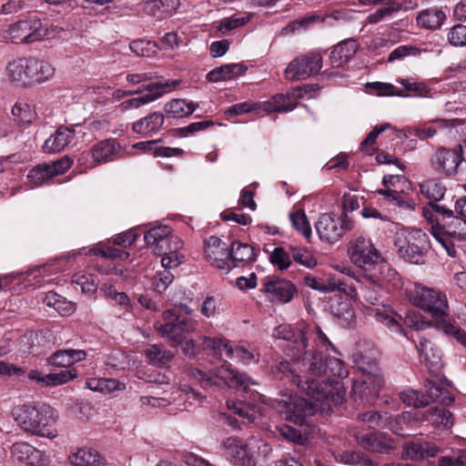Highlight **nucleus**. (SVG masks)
I'll list each match as a JSON object with an SVG mask.
<instances>
[{"mask_svg":"<svg viewBox=\"0 0 466 466\" xmlns=\"http://www.w3.org/2000/svg\"><path fill=\"white\" fill-rule=\"evenodd\" d=\"M198 106L195 102H187L186 99L177 98L167 103L165 111L174 117H185L191 115Z\"/></svg>","mask_w":466,"mask_h":466,"instance_id":"44","label":"nucleus"},{"mask_svg":"<svg viewBox=\"0 0 466 466\" xmlns=\"http://www.w3.org/2000/svg\"><path fill=\"white\" fill-rule=\"evenodd\" d=\"M325 378L330 379V376L344 378L349 374L345 363L337 358L329 357L325 359Z\"/></svg>","mask_w":466,"mask_h":466,"instance_id":"51","label":"nucleus"},{"mask_svg":"<svg viewBox=\"0 0 466 466\" xmlns=\"http://www.w3.org/2000/svg\"><path fill=\"white\" fill-rule=\"evenodd\" d=\"M249 15L235 14L231 16L221 19L218 29L225 35L235 28L244 25L249 21Z\"/></svg>","mask_w":466,"mask_h":466,"instance_id":"53","label":"nucleus"},{"mask_svg":"<svg viewBox=\"0 0 466 466\" xmlns=\"http://www.w3.org/2000/svg\"><path fill=\"white\" fill-rule=\"evenodd\" d=\"M224 446L228 455L234 461V463L240 466H256L255 457L250 453L248 446L242 440L234 437L228 438L224 442Z\"/></svg>","mask_w":466,"mask_h":466,"instance_id":"24","label":"nucleus"},{"mask_svg":"<svg viewBox=\"0 0 466 466\" xmlns=\"http://www.w3.org/2000/svg\"><path fill=\"white\" fill-rule=\"evenodd\" d=\"M121 146L114 138H107L93 146L91 156L96 164L110 162L116 159L120 153Z\"/></svg>","mask_w":466,"mask_h":466,"instance_id":"27","label":"nucleus"},{"mask_svg":"<svg viewBox=\"0 0 466 466\" xmlns=\"http://www.w3.org/2000/svg\"><path fill=\"white\" fill-rule=\"evenodd\" d=\"M69 461L74 466H105L104 458L89 448L78 449L69 456Z\"/></svg>","mask_w":466,"mask_h":466,"instance_id":"39","label":"nucleus"},{"mask_svg":"<svg viewBox=\"0 0 466 466\" xmlns=\"http://www.w3.org/2000/svg\"><path fill=\"white\" fill-rule=\"evenodd\" d=\"M86 357V353L82 350H59L48 358V362L53 366L68 368Z\"/></svg>","mask_w":466,"mask_h":466,"instance_id":"38","label":"nucleus"},{"mask_svg":"<svg viewBox=\"0 0 466 466\" xmlns=\"http://www.w3.org/2000/svg\"><path fill=\"white\" fill-rule=\"evenodd\" d=\"M164 124V116L159 112H154L135 122L132 130L143 137H150L155 134Z\"/></svg>","mask_w":466,"mask_h":466,"instance_id":"36","label":"nucleus"},{"mask_svg":"<svg viewBox=\"0 0 466 466\" xmlns=\"http://www.w3.org/2000/svg\"><path fill=\"white\" fill-rule=\"evenodd\" d=\"M383 384L382 375L362 376L360 380H352L351 394L364 404H370L378 398Z\"/></svg>","mask_w":466,"mask_h":466,"instance_id":"14","label":"nucleus"},{"mask_svg":"<svg viewBox=\"0 0 466 466\" xmlns=\"http://www.w3.org/2000/svg\"><path fill=\"white\" fill-rule=\"evenodd\" d=\"M373 316L378 322L388 328L390 332L403 337H407V334L402 327V321L408 326L414 327L416 329H420L422 325L418 320L414 321L413 317L407 316L403 319L400 314L386 308L375 309Z\"/></svg>","mask_w":466,"mask_h":466,"instance_id":"17","label":"nucleus"},{"mask_svg":"<svg viewBox=\"0 0 466 466\" xmlns=\"http://www.w3.org/2000/svg\"><path fill=\"white\" fill-rule=\"evenodd\" d=\"M174 276L170 270L163 269L157 271L152 278V286L157 293L165 291L173 282Z\"/></svg>","mask_w":466,"mask_h":466,"instance_id":"61","label":"nucleus"},{"mask_svg":"<svg viewBox=\"0 0 466 466\" xmlns=\"http://www.w3.org/2000/svg\"><path fill=\"white\" fill-rule=\"evenodd\" d=\"M430 206L432 210L436 212L438 215L442 216L441 221L446 224V219H451L449 228L450 234H458L466 236V220L463 218H460L457 216H454L453 210L448 208L444 206L438 204V202H430Z\"/></svg>","mask_w":466,"mask_h":466,"instance_id":"34","label":"nucleus"},{"mask_svg":"<svg viewBox=\"0 0 466 466\" xmlns=\"http://www.w3.org/2000/svg\"><path fill=\"white\" fill-rule=\"evenodd\" d=\"M72 282L78 286L83 293L87 295L94 294L97 289L96 278L90 274H75Z\"/></svg>","mask_w":466,"mask_h":466,"instance_id":"55","label":"nucleus"},{"mask_svg":"<svg viewBox=\"0 0 466 466\" xmlns=\"http://www.w3.org/2000/svg\"><path fill=\"white\" fill-rule=\"evenodd\" d=\"M339 218L331 214L324 213L319 216L315 228L319 238L328 243H335L342 237V229L339 228Z\"/></svg>","mask_w":466,"mask_h":466,"instance_id":"22","label":"nucleus"},{"mask_svg":"<svg viewBox=\"0 0 466 466\" xmlns=\"http://www.w3.org/2000/svg\"><path fill=\"white\" fill-rule=\"evenodd\" d=\"M416 349L420 357V361L424 362L429 369L438 370L441 366V353L436 345L425 337H420L415 342Z\"/></svg>","mask_w":466,"mask_h":466,"instance_id":"26","label":"nucleus"},{"mask_svg":"<svg viewBox=\"0 0 466 466\" xmlns=\"http://www.w3.org/2000/svg\"><path fill=\"white\" fill-rule=\"evenodd\" d=\"M410 299L415 306L430 312L439 322L447 316V297L440 290L418 285L410 293Z\"/></svg>","mask_w":466,"mask_h":466,"instance_id":"8","label":"nucleus"},{"mask_svg":"<svg viewBox=\"0 0 466 466\" xmlns=\"http://www.w3.org/2000/svg\"><path fill=\"white\" fill-rule=\"evenodd\" d=\"M358 445L365 451L388 454L396 449V441L387 433L378 431L355 434Z\"/></svg>","mask_w":466,"mask_h":466,"instance_id":"12","label":"nucleus"},{"mask_svg":"<svg viewBox=\"0 0 466 466\" xmlns=\"http://www.w3.org/2000/svg\"><path fill=\"white\" fill-rule=\"evenodd\" d=\"M400 400L407 405L420 408L429 405V400L423 394L414 390H405L400 393Z\"/></svg>","mask_w":466,"mask_h":466,"instance_id":"59","label":"nucleus"},{"mask_svg":"<svg viewBox=\"0 0 466 466\" xmlns=\"http://www.w3.org/2000/svg\"><path fill=\"white\" fill-rule=\"evenodd\" d=\"M292 226L307 239L311 237V228L303 209H298L289 215Z\"/></svg>","mask_w":466,"mask_h":466,"instance_id":"54","label":"nucleus"},{"mask_svg":"<svg viewBox=\"0 0 466 466\" xmlns=\"http://www.w3.org/2000/svg\"><path fill=\"white\" fill-rule=\"evenodd\" d=\"M27 178L33 187H40L47 183L53 177L46 163H45L32 168L27 175Z\"/></svg>","mask_w":466,"mask_h":466,"instance_id":"50","label":"nucleus"},{"mask_svg":"<svg viewBox=\"0 0 466 466\" xmlns=\"http://www.w3.org/2000/svg\"><path fill=\"white\" fill-rule=\"evenodd\" d=\"M360 294L367 302L377 305L381 302L383 289L380 284L370 281L360 287Z\"/></svg>","mask_w":466,"mask_h":466,"instance_id":"52","label":"nucleus"},{"mask_svg":"<svg viewBox=\"0 0 466 466\" xmlns=\"http://www.w3.org/2000/svg\"><path fill=\"white\" fill-rule=\"evenodd\" d=\"M378 194L384 196L389 201L409 209L414 208V203L411 199L393 189H379Z\"/></svg>","mask_w":466,"mask_h":466,"instance_id":"56","label":"nucleus"},{"mask_svg":"<svg viewBox=\"0 0 466 466\" xmlns=\"http://www.w3.org/2000/svg\"><path fill=\"white\" fill-rule=\"evenodd\" d=\"M194 376L204 388L217 387L220 390L232 388L247 393L250 390V385H258L246 373L233 370L231 364L227 361L208 372L196 370Z\"/></svg>","mask_w":466,"mask_h":466,"instance_id":"3","label":"nucleus"},{"mask_svg":"<svg viewBox=\"0 0 466 466\" xmlns=\"http://www.w3.org/2000/svg\"><path fill=\"white\" fill-rule=\"evenodd\" d=\"M262 286L261 291L270 295L272 301L288 303L297 292L296 287L290 281L276 277H266L262 279Z\"/></svg>","mask_w":466,"mask_h":466,"instance_id":"18","label":"nucleus"},{"mask_svg":"<svg viewBox=\"0 0 466 466\" xmlns=\"http://www.w3.org/2000/svg\"><path fill=\"white\" fill-rule=\"evenodd\" d=\"M400 257L413 264H421L431 244L429 236L421 229L409 231L403 239L398 237L396 242Z\"/></svg>","mask_w":466,"mask_h":466,"instance_id":"9","label":"nucleus"},{"mask_svg":"<svg viewBox=\"0 0 466 466\" xmlns=\"http://www.w3.org/2000/svg\"><path fill=\"white\" fill-rule=\"evenodd\" d=\"M321 67V56L310 53L293 59L285 70V77L289 81L304 80L318 74Z\"/></svg>","mask_w":466,"mask_h":466,"instance_id":"11","label":"nucleus"},{"mask_svg":"<svg viewBox=\"0 0 466 466\" xmlns=\"http://www.w3.org/2000/svg\"><path fill=\"white\" fill-rule=\"evenodd\" d=\"M6 74L10 81L19 86H28L50 79L55 68L46 61L35 57H20L8 63Z\"/></svg>","mask_w":466,"mask_h":466,"instance_id":"4","label":"nucleus"},{"mask_svg":"<svg viewBox=\"0 0 466 466\" xmlns=\"http://www.w3.org/2000/svg\"><path fill=\"white\" fill-rule=\"evenodd\" d=\"M358 50V44L353 39L345 40L337 45L329 55L332 67H340L353 58Z\"/></svg>","mask_w":466,"mask_h":466,"instance_id":"30","label":"nucleus"},{"mask_svg":"<svg viewBox=\"0 0 466 466\" xmlns=\"http://www.w3.org/2000/svg\"><path fill=\"white\" fill-rule=\"evenodd\" d=\"M272 405L285 420L299 425L307 423V418L314 413L312 403L289 390H280Z\"/></svg>","mask_w":466,"mask_h":466,"instance_id":"6","label":"nucleus"},{"mask_svg":"<svg viewBox=\"0 0 466 466\" xmlns=\"http://www.w3.org/2000/svg\"><path fill=\"white\" fill-rule=\"evenodd\" d=\"M270 262L279 270L287 269L291 265L290 255L280 247L275 248L269 255Z\"/></svg>","mask_w":466,"mask_h":466,"instance_id":"60","label":"nucleus"},{"mask_svg":"<svg viewBox=\"0 0 466 466\" xmlns=\"http://www.w3.org/2000/svg\"><path fill=\"white\" fill-rule=\"evenodd\" d=\"M461 163V155L458 149H450L444 147H439L430 158L431 168L438 174L446 177L457 173Z\"/></svg>","mask_w":466,"mask_h":466,"instance_id":"13","label":"nucleus"},{"mask_svg":"<svg viewBox=\"0 0 466 466\" xmlns=\"http://www.w3.org/2000/svg\"><path fill=\"white\" fill-rule=\"evenodd\" d=\"M303 350L298 362L300 374L294 376V383L323 410L341 404L344 400L341 383L325 378L326 358L318 350Z\"/></svg>","mask_w":466,"mask_h":466,"instance_id":"1","label":"nucleus"},{"mask_svg":"<svg viewBox=\"0 0 466 466\" xmlns=\"http://www.w3.org/2000/svg\"><path fill=\"white\" fill-rule=\"evenodd\" d=\"M447 40L452 46H466V25L461 24L453 25L447 34Z\"/></svg>","mask_w":466,"mask_h":466,"instance_id":"58","label":"nucleus"},{"mask_svg":"<svg viewBox=\"0 0 466 466\" xmlns=\"http://www.w3.org/2000/svg\"><path fill=\"white\" fill-rule=\"evenodd\" d=\"M76 377L75 370H63L59 372L50 373L47 378V386H56L69 381Z\"/></svg>","mask_w":466,"mask_h":466,"instance_id":"63","label":"nucleus"},{"mask_svg":"<svg viewBox=\"0 0 466 466\" xmlns=\"http://www.w3.org/2000/svg\"><path fill=\"white\" fill-rule=\"evenodd\" d=\"M179 84L180 80H165L150 83L145 87L147 91L146 95L127 99L120 104V107L124 111L130 108H138L145 104L155 101L162 96L167 92V89L175 88Z\"/></svg>","mask_w":466,"mask_h":466,"instance_id":"15","label":"nucleus"},{"mask_svg":"<svg viewBox=\"0 0 466 466\" xmlns=\"http://www.w3.org/2000/svg\"><path fill=\"white\" fill-rule=\"evenodd\" d=\"M145 356L150 364L164 368L174 359L175 355L172 351L164 350L159 345L154 344L145 350Z\"/></svg>","mask_w":466,"mask_h":466,"instance_id":"43","label":"nucleus"},{"mask_svg":"<svg viewBox=\"0 0 466 466\" xmlns=\"http://www.w3.org/2000/svg\"><path fill=\"white\" fill-rule=\"evenodd\" d=\"M162 139L141 141L133 145V147L145 153L152 154L154 157H180L184 154L183 149L177 147H164Z\"/></svg>","mask_w":466,"mask_h":466,"instance_id":"31","label":"nucleus"},{"mask_svg":"<svg viewBox=\"0 0 466 466\" xmlns=\"http://www.w3.org/2000/svg\"><path fill=\"white\" fill-rule=\"evenodd\" d=\"M330 313L338 320L339 325L350 328L355 319V312L351 304L340 299H332L329 304Z\"/></svg>","mask_w":466,"mask_h":466,"instance_id":"35","label":"nucleus"},{"mask_svg":"<svg viewBox=\"0 0 466 466\" xmlns=\"http://www.w3.org/2000/svg\"><path fill=\"white\" fill-rule=\"evenodd\" d=\"M12 416L17 425L25 432L51 440L58 435L57 431L53 427L58 414L47 404L17 405L12 410Z\"/></svg>","mask_w":466,"mask_h":466,"instance_id":"2","label":"nucleus"},{"mask_svg":"<svg viewBox=\"0 0 466 466\" xmlns=\"http://www.w3.org/2000/svg\"><path fill=\"white\" fill-rule=\"evenodd\" d=\"M289 95L278 94L268 101L264 108L268 112H289L296 107Z\"/></svg>","mask_w":466,"mask_h":466,"instance_id":"48","label":"nucleus"},{"mask_svg":"<svg viewBox=\"0 0 466 466\" xmlns=\"http://www.w3.org/2000/svg\"><path fill=\"white\" fill-rule=\"evenodd\" d=\"M420 192L430 202H438L443 198L446 187L437 178H430L420 185Z\"/></svg>","mask_w":466,"mask_h":466,"instance_id":"45","label":"nucleus"},{"mask_svg":"<svg viewBox=\"0 0 466 466\" xmlns=\"http://www.w3.org/2000/svg\"><path fill=\"white\" fill-rule=\"evenodd\" d=\"M421 410L405 411L394 418L389 417L387 425L390 430L399 436H410L415 434L419 424L422 421Z\"/></svg>","mask_w":466,"mask_h":466,"instance_id":"19","label":"nucleus"},{"mask_svg":"<svg viewBox=\"0 0 466 466\" xmlns=\"http://www.w3.org/2000/svg\"><path fill=\"white\" fill-rule=\"evenodd\" d=\"M292 258L307 268H313L316 266V259L312 257L310 252L306 248H291Z\"/></svg>","mask_w":466,"mask_h":466,"instance_id":"62","label":"nucleus"},{"mask_svg":"<svg viewBox=\"0 0 466 466\" xmlns=\"http://www.w3.org/2000/svg\"><path fill=\"white\" fill-rule=\"evenodd\" d=\"M178 238L172 234L171 228L167 226H158L150 228L145 233L144 238L147 246L154 247L155 253L162 256L172 250L173 247H167L172 243L171 239Z\"/></svg>","mask_w":466,"mask_h":466,"instance_id":"20","label":"nucleus"},{"mask_svg":"<svg viewBox=\"0 0 466 466\" xmlns=\"http://www.w3.org/2000/svg\"><path fill=\"white\" fill-rule=\"evenodd\" d=\"M446 15L439 8L422 10L417 16L418 25L428 29H437L444 22Z\"/></svg>","mask_w":466,"mask_h":466,"instance_id":"41","label":"nucleus"},{"mask_svg":"<svg viewBox=\"0 0 466 466\" xmlns=\"http://www.w3.org/2000/svg\"><path fill=\"white\" fill-rule=\"evenodd\" d=\"M174 244L172 250L162 255L161 265L164 269L170 270L178 267L182 263L183 255L179 253V249L183 246V242L179 238H174L171 239Z\"/></svg>","mask_w":466,"mask_h":466,"instance_id":"47","label":"nucleus"},{"mask_svg":"<svg viewBox=\"0 0 466 466\" xmlns=\"http://www.w3.org/2000/svg\"><path fill=\"white\" fill-rule=\"evenodd\" d=\"M12 458L31 466L41 464L46 461V455L25 441L15 442L11 448Z\"/></svg>","mask_w":466,"mask_h":466,"instance_id":"25","label":"nucleus"},{"mask_svg":"<svg viewBox=\"0 0 466 466\" xmlns=\"http://www.w3.org/2000/svg\"><path fill=\"white\" fill-rule=\"evenodd\" d=\"M75 136V129L67 127H59L56 132L51 135L43 146L44 151L47 153H57L65 149L69 145Z\"/></svg>","mask_w":466,"mask_h":466,"instance_id":"28","label":"nucleus"},{"mask_svg":"<svg viewBox=\"0 0 466 466\" xmlns=\"http://www.w3.org/2000/svg\"><path fill=\"white\" fill-rule=\"evenodd\" d=\"M178 6V0H149L145 5V11L149 15L162 17L164 14H171Z\"/></svg>","mask_w":466,"mask_h":466,"instance_id":"46","label":"nucleus"},{"mask_svg":"<svg viewBox=\"0 0 466 466\" xmlns=\"http://www.w3.org/2000/svg\"><path fill=\"white\" fill-rule=\"evenodd\" d=\"M12 114L16 121L23 124H29L35 117V112L31 106L25 103L19 101L12 108Z\"/></svg>","mask_w":466,"mask_h":466,"instance_id":"57","label":"nucleus"},{"mask_svg":"<svg viewBox=\"0 0 466 466\" xmlns=\"http://www.w3.org/2000/svg\"><path fill=\"white\" fill-rule=\"evenodd\" d=\"M426 399L431 402L449 406L454 401L453 395L441 383L431 380H426L424 383Z\"/></svg>","mask_w":466,"mask_h":466,"instance_id":"32","label":"nucleus"},{"mask_svg":"<svg viewBox=\"0 0 466 466\" xmlns=\"http://www.w3.org/2000/svg\"><path fill=\"white\" fill-rule=\"evenodd\" d=\"M309 332L310 329L308 327L293 329L289 325L283 324L274 329L273 337L292 342L296 345L298 351H301L309 347Z\"/></svg>","mask_w":466,"mask_h":466,"instance_id":"23","label":"nucleus"},{"mask_svg":"<svg viewBox=\"0 0 466 466\" xmlns=\"http://www.w3.org/2000/svg\"><path fill=\"white\" fill-rule=\"evenodd\" d=\"M422 421H428L434 427L450 429L454 423L452 413L444 405L432 406L426 410H421Z\"/></svg>","mask_w":466,"mask_h":466,"instance_id":"29","label":"nucleus"},{"mask_svg":"<svg viewBox=\"0 0 466 466\" xmlns=\"http://www.w3.org/2000/svg\"><path fill=\"white\" fill-rule=\"evenodd\" d=\"M350 261L364 270L371 269L380 259V254L371 240L363 236L355 237L348 246Z\"/></svg>","mask_w":466,"mask_h":466,"instance_id":"10","label":"nucleus"},{"mask_svg":"<svg viewBox=\"0 0 466 466\" xmlns=\"http://www.w3.org/2000/svg\"><path fill=\"white\" fill-rule=\"evenodd\" d=\"M248 67L241 64H228L216 67L207 74L208 82L227 81L242 76Z\"/></svg>","mask_w":466,"mask_h":466,"instance_id":"37","label":"nucleus"},{"mask_svg":"<svg viewBox=\"0 0 466 466\" xmlns=\"http://www.w3.org/2000/svg\"><path fill=\"white\" fill-rule=\"evenodd\" d=\"M8 34L14 43L31 44L54 37L55 30L46 20L31 15L11 25Z\"/></svg>","mask_w":466,"mask_h":466,"instance_id":"7","label":"nucleus"},{"mask_svg":"<svg viewBox=\"0 0 466 466\" xmlns=\"http://www.w3.org/2000/svg\"><path fill=\"white\" fill-rule=\"evenodd\" d=\"M230 265L231 268L238 266V262L249 264L257 259V251L248 244L240 241H233L230 245Z\"/></svg>","mask_w":466,"mask_h":466,"instance_id":"33","label":"nucleus"},{"mask_svg":"<svg viewBox=\"0 0 466 466\" xmlns=\"http://www.w3.org/2000/svg\"><path fill=\"white\" fill-rule=\"evenodd\" d=\"M189 315L190 309L187 306L165 310L164 323L160 324L157 329L176 347L182 343L185 333L195 329L196 324L190 319Z\"/></svg>","mask_w":466,"mask_h":466,"instance_id":"5","label":"nucleus"},{"mask_svg":"<svg viewBox=\"0 0 466 466\" xmlns=\"http://www.w3.org/2000/svg\"><path fill=\"white\" fill-rule=\"evenodd\" d=\"M368 350L360 347L352 354V361L361 371L362 376L381 375L378 367L377 350L372 346L367 345Z\"/></svg>","mask_w":466,"mask_h":466,"instance_id":"21","label":"nucleus"},{"mask_svg":"<svg viewBox=\"0 0 466 466\" xmlns=\"http://www.w3.org/2000/svg\"><path fill=\"white\" fill-rule=\"evenodd\" d=\"M453 122L454 120H446L442 118L436 119L432 121L431 126L424 125L410 128L408 130V134H406V137L414 136L421 140H424L434 137L441 129L453 127Z\"/></svg>","mask_w":466,"mask_h":466,"instance_id":"40","label":"nucleus"},{"mask_svg":"<svg viewBox=\"0 0 466 466\" xmlns=\"http://www.w3.org/2000/svg\"><path fill=\"white\" fill-rule=\"evenodd\" d=\"M201 346L203 350H209L213 355L219 358L222 357L223 352H225L228 358L234 356V350L228 345V341L226 339L203 337Z\"/></svg>","mask_w":466,"mask_h":466,"instance_id":"42","label":"nucleus"},{"mask_svg":"<svg viewBox=\"0 0 466 466\" xmlns=\"http://www.w3.org/2000/svg\"><path fill=\"white\" fill-rule=\"evenodd\" d=\"M359 420L363 422H368L374 426H380V424H387L389 416L388 413H380L374 410H369L366 412L360 413L358 415Z\"/></svg>","mask_w":466,"mask_h":466,"instance_id":"64","label":"nucleus"},{"mask_svg":"<svg viewBox=\"0 0 466 466\" xmlns=\"http://www.w3.org/2000/svg\"><path fill=\"white\" fill-rule=\"evenodd\" d=\"M230 248L218 237L211 236L206 241L205 255L210 263L219 270L228 273L230 265Z\"/></svg>","mask_w":466,"mask_h":466,"instance_id":"16","label":"nucleus"},{"mask_svg":"<svg viewBox=\"0 0 466 466\" xmlns=\"http://www.w3.org/2000/svg\"><path fill=\"white\" fill-rule=\"evenodd\" d=\"M131 51L137 56L152 57L156 56L159 50L156 42L138 39L130 43Z\"/></svg>","mask_w":466,"mask_h":466,"instance_id":"49","label":"nucleus"}]
</instances>
